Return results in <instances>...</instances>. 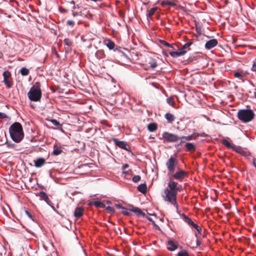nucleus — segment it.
Here are the masks:
<instances>
[{"label":"nucleus","mask_w":256,"mask_h":256,"mask_svg":"<svg viewBox=\"0 0 256 256\" xmlns=\"http://www.w3.org/2000/svg\"><path fill=\"white\" fill-rule=\"evenodd\" d=\"M9 132L12 139L16 142H20L24 138L22 127L18 122H15L10 126Z\"/></svg>","instance_id":"nucleus-1"},{"label":"nucleus","mask_w":256,"mask_h":256,"mask_svg":"<svg viewBox=\"0 0 256 256\" xmlns=\"http://www.w3.org/2000/svg\"><path fill=\"white\" fill-rule=\"evenodd\" d=\"M42 90L40 89V82H36L30 88L28 93V98L34 102L40 100L42 98Z\"/></svg>","instance_id":"nucleus-2"},{"label":"nucleus","mask_w":256,"mask_h":256,"mask_svg":"<svg viewBox=\"0 0 256 256\" xmlns=\"http://www.w3.org/2000/svg\"><path fill=\"white\" fill-rule=\"evenodd\" d=\"M255 114L251 109L240 110L237 113L238 118L244 123H248L252 120Z\"/></svg>","instance_id":"nucleus-3"},{"label":"nucleus","mask_w":256,"mask_h":256,"mask_svg":"<svg viewBox=\"0 0 256 256\" xmlns=\"http://www.w3.org/2000/svg\"><path fill=\"white\" fill-rule=\"evenodd\" d=\"M178 193L176 192H172L166 188L164 190L162 197L165 201L168 202L172 204L178 208V204L176 202V196Z\"/></svg>","instance_id":"nucleus-4"},{"label":"nucleus","mask_w":256,"mask_h":256,"mask_svg":"<svg viewBox=\"0 0 256 256\" xmlns=\"http://www.w3.org/2000/svg\"><path fill=\"white\" fill-rule=\"evenodd\" d=\"M128 207L129 208H126L124 207L121 212L122 214L126 216H131V214L130 212L128 211V210H129L130 212H134L137 216H145V214L144 212H143L140 208H137V207H134L132 205H129Z\"/></svg>","instance_id":"nucleus-5"},{"label":"nucleus","mask_w":256,"mask_h":256,"mask_svg":"<svg viewBox=\"0 0 256 256\" xmlns=\"http://www.w3.org/2000/svg\"><path fill=\"white\" fill-rule=\"evenodd\" d=\"M162 138L164 142H174L180 140V137L168 132H164L162 134Z\"/></svg>","instance_id":"nucleus-6"},{"label":"nucleus","mask_w":256,"mask_h":256,"mask_svg":"<svg viewBox=\"0 0 256 256\" xmlns=\"http://www.w3.org/2000/svg\"><path fill=\"white\" fill-rule=\"evenodd\" d=\"M178 162L176 158L171 156L166 162V166L170 172H174L175 168L178 166Z\"/></svg>","instance_id":"nucleus-7"},{"label":"nucleus","mask_w":256,"mask_h":256,"mask_svg":"<svg viewBox=\"0 0 256 256\" xmlns=\"http://www.w3.org/2000/svg\"><path fill=\"white\" fill-rule=\"evenodd\" d=\"M3 82L8 88H10L12 85V78L10 72L8 70H6L3 72Z\"/></svg>","instance_id":"nucleus-8"},{"label":"nucleus","mask_w":256,"mask_h":256,"mask_svg":"<svg viewBox=\"0 0 256 256\" xmlns=\"http://www.w3.org/2000/svg\"><path fill=\"white\" fill-rule=\"evenodd\" d=\"M112 140L114 142L115 145L118 146L120 148L128 151L130 150V147L126 142L120 140L116 138H113Z\"/></svg>","instance_id":"nucleus-9"},{"label":"nucleus","mask_w":256,"mask_h":256,"mask_svg":"<svg viewBox=\"0 0 256 256\" xmlns=\"http://www.w3.org/2000/svg\"><path fill=\"white\" fill-rule=\"evenodd\" d=\"M187 176V172L182 170H180L173 174L172 177L176 180H182Z\"/></svg>","instance_id":"nucleus-10"},{"label":"nucleus","mask_w":256,"mask_h":256,"mask_svg":"<svg viewBox=\"0 0 256 256\" xmlns=\"http://www.w3.org/2000/svg\"><path fill=\"white\" fill-rule=\"evenodd\" d=\"M40 198L41 200H44L47 204H48L49 206H50L54 210V207L52 206V202L48 198V195L46 192H44L43 191L40 192L38 195Z\"/></svg>","instance_id":"nucleus-11"},{"label":"nucleus","mask_w":256,"mask_h":256,"mask_svg":"<svg viewBox=\"0 0 256 256\" xmlns=\"http://www.w3.org/2000/svg\"><path fill=\"white\" fill-rule=\"evenodd\" d=\"M168 190L172 192H176L178 193V183L173 180H170L168 182Z\"/></svg>","instance_id":"nucleus-12"},{"label":"nucleus","mask_w":256,"mask_h":256,"mask_svg":"<svg viewBox=\"0 0 256 256\" xmlns=\"http://www.w3.org/2000/svg\"><path fill=\"white\" fill-rule=\"evenodd\" d=\"M218 44L216 39H212L208 41L205 44V48L207 50H210L215 47Z\"/></svg>","instance_id":"nucleus-13"},{"label":"nucleus","mask_w":256,"mask_h":256,"mask_svg":"<svg viewBox=\"0 0 256 256\" xmlns=\"http://www.w3.org/2000/svg\"><path fill=\"white\" fill-rule=\"evenodd\" d=\"M34 165L36 168H40L46 164V160L40 158L34 160Z\"/></svg>","instance_id":"nucleus-14"},{"label":"nucleus","mask_w":256,"mask_h":256,"mask_svg":"<svg viewBox=\"0 0 256 256\" xmlns=\"http://www.w3.org/2000/svg\"><path fill=\"white\" fill-rule=\"evenodd\" d=\"M84 208L82 207H77L74 212V216L76 218H79L83 216Z\"/></svg>","instance_id":"nucleus-15"},{"label":"nucleus","mask_w":256,"mask_h":256,"mask_svg":"<svg viewBox=\"0 0 256 256\" xmlns=\"http://www.w3.org/2000/svg\"><path fill=\"white\" fill-rule=\"evenodd\" d=\"M196 139V133H194L188 136H182L180 137V140H182L180 144L184 142L185 141H189Z\"/></svg>","instance_id":"nucleus-16"},{"label":"nucleus","mask_w":256,"mask_h":256,"mask_svg":"<svg viewBox=\"0 0 256 256\" xmlns=\"http://www.w3.org/2000/svg\"><path fill=\"white\" fill-rule=\"evenodd\" d=\"M104 44L110 50H113L116 46L114 42L110 39L105 40Z\"/></svg>","instance_id":"nucleus-17"},{"label":"nucleus","mask_w":256,"mask_h":256,"mask_svg":"<svg viewBox=\"0 0 256 256\" xmlns=\"http://www.w3.org/2000/svg\"><path fill=\"white\" fill-rule=\"evenodd\" d=\"M182 217L184 220L185 222H186L189 226H191L192 228L196 224L188 216H186L184 214H182Z\"/></svg>","instance_id":"nucleus-18"},{"label":"nucleus","mask_w":256,"mask_h":256,"mask_svg":"<svg viewBox=\"0 0 256 256\" xmlns=\"http://www.w3.org/2000/svg\"><path fill=\"white\" fill-rule=\"evenodd\" d=\"M186 52V51H183L180 50V52H170V54L173 58H178L184 55Z\"/></svg>","instance_id":"nucleus-19"},{"label":"nucleus","mask_w":256,"mask_h":256,"mask_svg":"<svg viewBox=\"0 0 256 256\" xmlns=\"http://www.w3.org/2000/svg\"><path fill=\"white\" fill-rule=\"evenodd\" d=\"M185 147L188 152H194L196 149V146L194 144L190 142L186 143Z\"/></svg>","instance_id":"nucleus-20"},{"label":"nucleus","mask_w":256,"mask_h":256,"mask_svg":"<svg viewBox=\"0 0 256 256\" xmlns=\"http://www.w3.org/2000/svg\"><path fill=\"white\" fill-rule=\"evenodd\" d=\"M168 245L169 246L168 247V250L170 251H174L176 250L178 248L176 244L172 240H169L168 242Z\"/></svg>","instance_id":"nucleus-21"},{"label":"nucleus","mask_w":256,"mask_h":256,"mask_svg":"<svg viewBox=\"0 0 256 256\" xmlns=\"http://www.w3.org/2000/svg\"><path fill=\"white\" fill-rule=\"evenodd\" d=\"M138 190L140 192L144 194L147 191V186L146 184H142L138 186Z\"/></svg>","instance_id":"nucleus-22"},{"label":"nucleus","mask_w":256,"mask_h":256,"mask_svg":"<svg viewBox=\"0 0 256 256\" xmlns=\"http://www.w3.org/2000/svg\"><path fill=\"white\" fill-rule=\"evenodd\" d=\"M165 118L169 123H172L174 120V116L170 113H166L164 116Z\"/></svg>","instance_id":"nucleus-23"},{"label":"nucleus","mask_w":256,"mask_h":256,"mask_svg":"<svg viewBox=\"0 0 256 256\" xmlns=\"http://www.w3.org/2000/svg\"><path fill=\"white\" fill-rule=\"evenodd\" d=\"M148 129L150 132H155L158 129L157 124L156 123L150 124L148 126Z\"/></svg>","instance_id":"nucleus-24"},{"label":"nucleus","mask_w":256,"mask_h":256,"mask_svg":"<svg viewBox=\"0 0 256 256\" xmlns=\"http://www.w3.org/2000/svg\"><path fill=\"white\" fill-rule=\"evenodd\" d=\"M92 204L96 208H104L106 206L104 204L98 200H94L92 202Z\"/></svg>","instance_id":"nucleus-25"},{"label":"nucleus","mask_w":256,"mask_h":256,"mask_svg":"<svg viewBox=\"0 0 256 256\" xmlns=\"http://www.w3.org/2000/svg\"><path fill=\"white\" fill-rule=\"evenodd\" d=\"M62 152V150L60 148H58L56 145L54 146L52 154L54 156H58Z\"/></svg>","instance_id":"nucleus-26"},{"label":"nucleus","mask_w":256,"mask_h":256,"mask_svg":"<svg viewBox=\"0 0 256 256\" xmlns=\"http://www.w3.org/2000/svg\"><path fill=\"white\" fill-rule=\"evenodd\" d=\"M96 58L98 59H102L106 56V54L102 50H100L97 51L96 54Z\"/></svg>","instance_id":"nucleus-27"},{"label":"nucleus","mask_w":256,"mask_h":256,"mask_svg":"<svg viewBox=\"0 0 256 256\" xmlns=\"http://www.w3.org/2000/svg\"><path fill=\"white\" fill-rule=\"evenodd\" d=\"M222 144L227 148L232 149L234 144H231L228 140L224 139L222 140Z\"/></svg>","instance_id":"nucleus-28"},{"label":"nucleus","mask_w":256,"mask_h":256,"mask_svg":"<svg viewBox=\"0 0 256 256\" xmlns=\"http://www.w3.org/2000/svg\"><path fill=\"white\" fill-rule=\"evenodd\" d=\"M20 72L21 74L23 76H28L30 73L29 70L25 67H22L20 70Z\"/></svg>","instance_id":"nucleus-29"},{"label":"nucleus","mask_w":256,"mask_h":256,"mask_svg":"<svg viewBox=\"0 0 256 256\" xmlns=\"http://www.w3.org/2000/svg\"><path fill=\"white\" fill-rule=\"evenodd\" d=\"M161 5L163 6H175L176 5V4L174 2L166 0V1L162 2Z\"/></svg>","instance_id":"nucleus-30"},{"label":"nucleus","mask_w":256,"mask_h":256,"mask_svg":"<svg viewBox=\"0 0 256 256\" xmlns=\"http://www.w3.org/2000/svg\"><path fill=\"white\" fill-rule=\"evenodd\" d=\"M157 10L158 7H154L152 8L146 15L148 18H151Z\"/></svg>","instance_id":"nucleus-31"},{"label":"nucleus","mask_w":256,"mask_h":256,"mask_svg":"<svg viewBox=\"0 0 256 256\" xmlns=\"http://www.w3.org/2000/svg\"><path fill=\"white\" fill-rule=\"evenodd\" d=\"M50 122L55 126H57L58 128H61L62 125L60 123L55 119H52L50 120Z\"/></svg>","instance_id":"nucleus-32"},{"label":"nucleus","mask_w":256,"mask_h":256,"mask_svg":"<svg viewBox=\"0 0 256 256\" xmlns=\"http://www.w3.org/2000/svg\"><path fill=\"white\" fill-rule=\"evenodd\" d=\"M160 43L162 44V45H164V46H166L168 47H170V48H172V49L174 50V48L170 44H168V42H166L165 40H160Z\"/></svg>","instance_id":"nucleus-33"},{"label":"nucleus","mask_w":256,"mask_h":256,"mask_svg":"<svg viewBox=\"0 0 256 256\" xmlns=\"http://www.w3.org/2000/svg\"><path fill=\"white\" fill-rule=\"evenodd\" d=\"M148 64H150V66L153 69L156 68L158 66L156 62L154 60H152L148 62Z\"/></svg>","instance_id":"nucleus-34"},{"label":"nucleus","mask_w":256,"mask_h":256,"mask_svg":"<svg viewBox=\"0 0 256 256\" xmlns=\"http://www.w3.org/2000/svg\"><path fill=\"white\" fill-rule=\"evenodd\" d=\"M64 45L70 47L72 46V42H71V41L68 39V38H65L64 40Z\"/></svg>","instance_id":"nucleus-35"},{"label":"nucleus","mask_w":256,"mask_h":256,"mask_svg":"<svg viewBox=\"0 0 256 256\" xmlns=\"http://www.w3.org/2000/svg\"><path fill=\"white\" fill-rule=\"evenodd\" d=\"M232 149L238 153H240L241 151L242 150L240 146H237L234 144L233 146Z\"/></svg>","instance_id":"nucleus-36"},{"label":"nucleus","mask_w":256,"mask_h":256,"mask_svg":"<svg viewBox=\"0 0 256 256\" xmlns=\"http://www.w3.org/2000/svg\"><path fill=\"white\" fill-rule=\"evenodd\" d=\"M192 228H194L196 230V231L198 232V234H201L202 228L200 226H198V224H196L195 225H194V226Z\"/></svg>","instance_id":"nucleus-37"},{"label":"nucleus","mask_w":256,"mask_h":256,"mask_svg":"<svg viewBox=\"0 0 256 256\" xmlns=\"http://www.w3.org/2000/svg\"><path fill=\"white\" fill-rule=\"evenodd\" d=\"M166 102L170 106H173L174 104V99L172 97L168 98L166 99Z\"/></svg>","instance_id":"nucleus-38"},{"label":"nucleus","mask_w":256,"mask_h":256,"mask_svg":"<svg viewBox=\"0 0 256 256\" xmlns=\"http://www.w3.org/2000/svg\"><path fill=\"white\" fill-rule=\"evenodd\" d=\"M178 256H188V254L186 251L182 250L178 254Z\"/></svg>","instance_id":"nucleus-39"},{"label":"nucleus","mask_w":256,"mask_h":256,"mask_svg":"<svg viewBox=\"0 0 256 256\" xmlns=\"http://www.w3.org/2000/svg\"><path fill=\"white\" fill-rule=\"evenodd\" d=\"M140 178H141L140 176L136 175L132 178V180L134 182H138V181L140 180Z\"/></svg>","instance_id":"nucleus-40"},{"label":"nucleus","mask_w":256,"mask_h":256,"mask_svg":"<svg viewBox=\"0 0 256 256\" xmlns=\"http://www.w3.org/2000/svg\"><path fill=\"white\" fill-rule=\"evenodd\" d=\"M106 210L110 214H113L115 212L114 208L110 206H107L106 208Z\"/></svg>","instance_id":"nucleus-41"},{"label":"nucleus","mask_w":256,"mask_h":256,"mask_svg":"<svg viewBox=\"0 0 256 256\" xmlns=\"http://www.w3.org/2000/svg\"><path fill=\"white\" fill-rule=\"evenodd\" d=\"M195 236L197 238V240H196V246H200L201 244H202V240H201L198 238V235L197 234V233H196L195 234Z\"/></svg>","instance_id":"nucleus-42"},{"label":"nucleus","mask_w":256,"mask_h":256,"mask_svg":"<svg viewBox=\"0 0 256 256\" xmlns=\"http://www.w3.org/2000/svg\"><path fill=\"white\" fill-rule=\"evenodd\" d=\"M234 76L238 78L242 79V75L239 72H235L234 73Z\"/></svg>","instance_id":"nucleus-43"},{"label":"nucleus","mask_w":256,"mask_h":256,"mask_svg":"<svg viewBox=\"0 0 256 256\" xmlns=\"http://www.w3.org/2000/svg\"><path fill=\"white\" fill-rule=\"evenodd\" d=\"M196 138L198 136H204V137H206L207 136V134H205L204 132H202V133H200V134H199V133H196Z\"/></svg>","instance_id":"nucleus-44"},{"label":"nucleus","mask_w":256,"mask_h":256,"mask_svg":"<svg viewBox=\"0 0 256 256\" xmlns=\"http://www.w3.org/2000/svg\"><path fill=\"white\" fill-rule=\"evenodd\" d=\"M74 24V22L72 20H68L66 22V24L70 26H73Z\"/></svg>","instance_id":"nucleus-45"},{"label":"nucleus","mask_w":256,"mask_h":256,"mask_svg":"<svg viewBox=\"0 0 256 256\" xmlns=\"http://www.w3.org/2000/svg\"><path fill=\"white\" fill-rule=\"evenodd\" d=\"M6 118H7V116L5 114L0 112V118L4 119Z\"/></svg>","instance_id":"nucleus-46"},{"label":"nucleus","mask_w":256,"mask_h":256,"mask_svg":"<svg viewBox=\"0 0 256 256\" xmlns=\"http://www.w3.org/2000/svg\"><path fill=\"white\" fill-rule=\"evenodd\" d=\"M114 206L117 208H120L122 210L123 209V208H124V206H122L121 204H116L114 205Z\"/></svg>","instance_id":"nucleus-47"},{"label":"nucleus","mask_w":256,"mask_h":256,"mask_svg":"<svg viewBox=\"0 0 256 256\" xmlns=\"http://www.w3.org/2000/svg\"><path fill=\"white\" fill-rule=\"evenodd\" d=\"M252 70L253 72H256V62L253 64L252 66Z\"/></svg>","instance_id":"nucleus-48"},{"label":"nucleus","mask_w":256,"mask_h":256,"mask_svg":"<svg viewBox=\"0 0 256 256\" xmlns=\"http://www.w3.org/2000/svg\"><path fill=\"white\" fill-rule=\"evenodd\" d=\"M192 44V42L190 41L187 43L186 44V46L188 48L189 46H190Z\"/></svg>","instance_id":"nucleus-49"},{"label":"nucleus","mask_w":256,"mask_h":256,"mask_svg":"<svg viewBox=\"0 0 256 256\" xmlns=\"http://www.w3.org/2000/svg\"><path fill=\"white\" fill-rule=\"evenodd\" d=\"M192 44V42L190 41L187 43L186 44V46L188 48L189 46H190Z\"/></svg>","instance_id":"nucleus-50"},{"label":"nucleus","mask_w":256,"mask_h":256,"mask_svg":"<svg viewBox=\"0 0 256 256\" xmlns=\"http://www.w3.org/2000/svg\"><path fill=\"white\" fill-rule=\"evenodd\" d=\"M70 4L72 5V9H75L76 8V6H75V4H74V1H72L70 2Z\"/></svg>","instance_id":"nucleus-51"},{"label":"nucleus","mask_w":256,"mask_h":256,"mask_svg":"<svg viewBox=\"0 0 256 256\" xmlns=\"http://www.w3.org/2000/svg\"><path fill=\"white\" fill-rule=\"evenodd\" d=\"M187 46H186V44H184L182 47L180 49L181 50L186 51L185 49L187 48Z\"/></svg>","instance_id":"nucleus-52"},{"label":"nucleus","mask_w":256,"mask_h":256,"mask_svg":"<svg viewBox=\"0 0 256 256\" xmlns=\"http://www.w3.org/2000/svg\"><path fill=\"white\" fill-rule=\"evenodd\" d=\"M129 166V165L128 164H125L122 166V170H124L126 168H128Z\"/></svg>","instance_id":"nucleus-53"},{"label":"nucleus","mask_w":256,"mask_h":256,"mask_svg":"<svg viewBox=\"0 0 256 256\" xmlns=\"http://www.w3.org/2000/svg\"><path fill=\"white\" fill-rule=\"evenodd\" d=\"M25 212H26V215H27L28 217H30V218H32V214H30L28 211L26 210V211H25Z\"/></svg>","instance_id":"nucleus-54"},{"label":"nucleus","mask_w":256,"mask_h":256,"mask_svg":"<svg viewBox=\"0 0 256 256\" xmlns=\"http://www.w3.org/2000/svg\"><path fill=\"white\" fill-rule=\"evenodd\" d=\"M72 15H73V16H78V14L77 12H73Z\"/></svg>","instance_id":"nucleus-55"},{"label":"nucleus","mask_w":256,"mask_h":256,"mask_svg":"<svg viewBox=\"0 0 256 256\" xmlns=\"http://www.w3.org/2000/svg\"><path fill=\"white\" fill-rule=\"evenodd\" d=\"M253 164L256 169V163L255 162V160H253Z\"/></svg>","instance_id":"nucleus-56"},{"label":"nucleus","mask_w":256,"mask_h":256,"mask_svg":"<svg viewBox=\"0 0 256 256\" xmlns=\"http://www.w3.org/2000/svg\"><path fill=\"white\" fill-rule=\"evenodd\" d=\"M196 30L198 32H200L199 30L197 28H196Z\"/></svg>","instance_id":"nucleus-57"},{"label":"nucleus","mask_w":256,"mask_h":256,"mask_svg":"<svg viewBox=\"0 0 256 256\" xmlns=\"http://www.w3.org/2000/svg\"><path fill=\"white\" fill-rule=\"evenodd\" d=\"M148 220H152V218H148Z\"/></svg>","instance_id":"nucleus-58"}]
</instances>
